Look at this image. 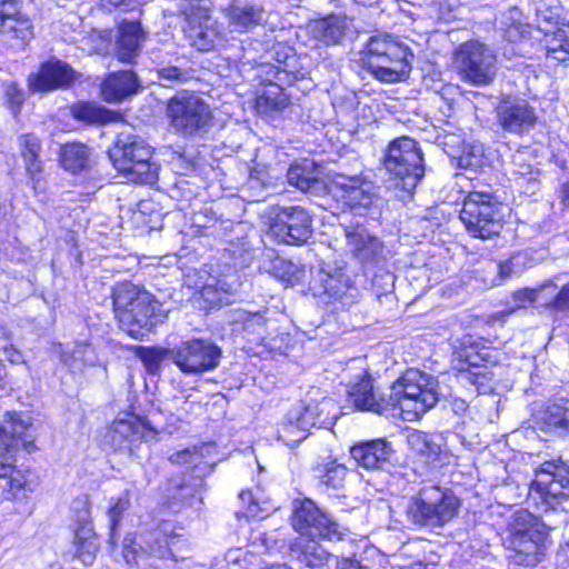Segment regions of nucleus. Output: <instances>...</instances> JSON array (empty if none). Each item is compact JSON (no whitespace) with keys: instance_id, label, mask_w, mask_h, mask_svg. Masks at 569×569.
<instances>
[{"instance_id":"72a5a7b5","label":"nucleus","mask_w":569,"mask_h":569,"mask_svg":"<svg viewBox=\"0 0 569 569\" xmlns=\"http://www.w3.org/2000/svg\"><path fill=\"white\" fill-rule=\"evenodd\" d=\"M19 144L27 173L31 179H34L42 171V162L39 159L41 150L40 140L34 134L27 133L19 138Z\"/></svg>"},{"instance_id":"774afa93","label":"nucleus","mask_w":569,"mask_h":569,"mask_svg":"<svg viewBox=\"0 0 569 569\" xmlns=\"http://www.w3.org/2000/svg\"><path fill=\"white\" fill-rule=\"evenodd\" d=\"M558 198L563 207L569 208V181L561 184L558 193Z\"/></svg>"},{"instance_id":"69168bd1","label":"nucleus","mask_w":569,"mask_h":569,"mask_svg":"<svg viewBox=\"0 0 569 569\" xmlns=\"http://www.w3.org/2000/svg\"><path fill=\"white\" fill-rule=\"evenodd\" d=\"M254 540L260 541L261 546H263L267 550L274 548L277 542V538L267 532H258L254 537Z\"/></svg>"},{"instance_id":"393cba45","label":"nucleus","mask_w":569,"mask_h":569,"mask_svg":"<svg viewBox=\"0 0 569 569\" xmlns=\"http://www.w3.org/2000/svg\"><path fill=\"white\" fill-rule=\"evenodd\" d=\"M489 351L487 349L475 351L473 348L463 349L460 353V357L465 359L468 366V368L461 369V377L475 385L478 392L483 393L493 389L491 382L495 375L487 365L481 363L487 361Z\"/></svg>"},{"instance_id":"e433bc0d","label":"nucleus","mask_w":569,"mask_h":569,"mask_svg":"<svg viewBox=\"0 0 569 569\" xmlns=\"http://www.w3.org/2000/svg\"><path fill=\"white\" fill-rule=\"evenodd\" d=\"M233 331L261 337L266 331L264 318L259 313L237 310L232 315Z\"/></svg>"},{"instance_id":"5fc2aeb1","label":"nucleus","mask_w":569,"mask_h":569,"mask_svg":"<svg viewBox=\"0 0 569 569\" xmlns=\"http://www.w3.org/2000/svg\"><path fill=\"white\" fill-rule=\"evenodd\" d=\"M239 499L242 503L247 505L246 512L248 516L256 517L261 512H268L269 508L266 501H260L259 492L253 493L250 490H242L239 493Z\"/></svg>"},{"instance_id":"a878e982","label":"nucleus","mask_w":569,"mask_h":569,"mask_svg":"<svg viewBox=\"0 0 569 569\" xmlns=\"http://www.w3.org/2000/svg\"><path fill=\"white\" fill-rule=\"evenodd\" d=\"M32 21L22 11L21 0H0V34L27 36L32 33Z\"/></svg>"},{"instance_id":"cd10ccee","label":"nucleus","mask_w":569,"mask_h":569,"mask_svg":"<svg viewBox=\"0 0 569 569\" xmlns=\"http://www.w3.org/2000/svg\"><path fill=\"white\" fill-rule=\"evenodd\" d=\"M352 19L346 13H328L309 19L306 29L309 36H345Z\"/></svg>"},{"instance_id":"8fccbe9b","label":"nucleus","mask_w":569,"mask_h":569,"mask_svg":"<svg viewBox=\"0 0 569 569\" xmlns=\"http://www.w3.org/2000/svg\"><path fill=\"white\" fill-rule=\"evenodd\" d=\"M171 461L178 465L184 466L187 469L192 470H200L202 471L204 468L202 467L203 463V455L200 452V450L197 447H193L192 449H184L181 451L176 452L171 456Z\"/></svg>"},{"instance_id":"aec40b11","label":"nucleus","mask_w":569,"mask_h":569,"mask_svg":"<svg viewBox=\"0 0 569 569\" xmlns=\"http://www.w3.org/2000/svg\"><path fill=\"white\" fill-rule=\"evenodd\" d=\"M347 247L362 264L379 263L385 259V246L363 226L345 227Z\"/></svg>"},{"instance_id":"0e129e2a","label":"nucleus","mask_w":569,"mask_h":569,"mask_svg":"<svg viewBox=\"0 0 569 569\" xmlns=\"http://www.w3.org/2000/svg\"><path fill=\"white\" fill-rule=\"evenodd\" d=\"M336 569H369L355 558H341L337 561Z\"/></svg>"},{"instance_id":"f704fd0d","label":"nucleus","mask_w":569,"mask_h":569,"mask_svg":"<svg viewBox=\"0 0 569 569\" xmlns=\"http://www.w3.org/2000/svg\"><path fill=\"white\" fill-rule=\"evenodd\" d=\"M229 286L216 279L204 283L194 292V300H202L204 309H212L223 303H228Z\"/></svg>"},{"instance_id":"58836bf2","label":"nucleus","mask_w":569,"mask_h":569,"mask_svg":"<svg viewBox=\"0 0 569 569\" xmlns=\"http://www.w3.org/2000/svg\"><path fill=\"white\" fill-rule=\"evenodd\" d=\"M124 16L117 20V36H147L148 30L143 23V11L139 4L130 8Z\"/></svg>"},{"instance_id":"4c0bfd02","label":"nucleus","mask_w":569,"mask_h":569,"mask_svg":"<svg viewBox=\"0 0 569 569\" xmlns=\"http://www.w3.org/2000/svg\"><path fill=\"white\" fill-rule=\"evenodd\" d=\"M259 112H271L284 109L288 106V97L277 83H270L256 102Z\"/></svg>"},{"instance_id":"bb28decb","label":"nucleus","mask_w":569,"mask_h":569,"mask_svg":"<svg viewBox=\"0 0 569 569\" xmlns=\"http://www.w3.org/2000/svg\"><path fill=\"white\" fill-rule=\"evenodd\" d=\"M139 89V81L133 71H120L109 74L101 86V94L108 102H120L134 94Z\"/></svg>"},{"instance_id":"412c9836","label":"nucleus","mask_w":569,"mask_h":569,"mask_svg":"<svg viewBox=\"0 0 569 569\" xmlns=\"http://www.w3.org/2000/svg\"><path fill=\"white\" fill-rule=\"evenodd\" d=\"M148 423L134 416L117 419L108 429L104 439L114 451H132L133 445L151 435Z\"/></svg>"},{"instance_id":"338daca9","label":"nucleus","mask_w":569,"mask_h":569,"mask_svg":"<svg viewBox=\"0 0 569 569\" xmlns=\"http://www.w3.org/2000/svg\"><path fill=\"white\" fill-rule=\"evenodd\" d=\"M191 46L196 47L199 51L204 52L209 51L213 47V43L208 38H193Z\"/></svg>"},{"instance_id":"680f3d73","label":"nucleus","mask_w":569,"mask_h":569,"mask_svg":"<svg viewBox=\"0 0 569 569\" xmlns=\"http://www.w3.org/2000/svg\"><path fill=\"white\" fill-rule=\"evenodd\" d=\"M1 353H2L3 359L11 363L18 365V363L24 362L23 355L21 353V351L16 349L13 346H6L1 350Z\"/></svg>"},{"instance_id":"9d476101","label":"nucleus","mask_w":569,"mask_h":569,"mask_svg":"<svg viewBox=\"0 0 569 569\" xmlns=\"http://www.w3.org/2000/svg\"><path fill=\"white\" fill-rule=\"evenodd\" d=\"M550 528L532 519L528 525L518 523L508 538V558L517 565L536 566L545 556Z\"/></svg>"},{"instance_id":"5701e85b","label":"nucleus","mask_w":569,"mask_h":569,"mask_svg":"<svg viewBox=\"0 0 569 569\" xmlns=\"http://www.w3.org/2000/svg\"><path fill=\"white\" fill-rule=\"evenodd\" d=\"M407 441L409 448L432 468L449 463V450L442 436L415 430L408 435Z\"/></svg>"},{"instance_id":"b1692460","label":"nucleus","mask_w":569,"mask_h":569,"mask_svg":"<svg viewBox=\"0 0 569 569\" xmlns=\"http://www.w3.org/2000/svg\"><path fill=\"white\" fill-rule=\"evenodd\" d=\"M71 68L52 60L43 63L38 73L28 78V86L32 92H47L67 86L72 80Z\"/></svg>"},{"instance_id":"13d9d810","label":"nucleus","mask_w":569,"mask_h":569,"mask_svg":"<svg viewBox=\"0 0 569 569\" xmlns=\"http://www.w3.org/2000/svg\"><path fill=\"white\" fill-rule=\"evenodd\" d=\"M271 43V49L267 51V54L270 56V59L277 61L278 63H283L292 54V48L283 46L280 42H276L273 39H269L267 46L269 47Z\"/></svg>"},{"instance_id":"423d86ee","label":"nucleus","mask_w":569,"mask_h":569,"mask_svg":"<svg viewBox=\"0 0 569 569\" xmlns=\"http://www.w3.org/2000/svg\"><path fill=\"white\" fill-rule=\"evenodd\" d=\"M501 207L489 190H472L466 196L459 217L472 237L489 239L502 228Z\"/></svg>"},{"instance_id":"7ed1b4c3","label":"nucleus","mask_w":569,"mask_h":569,"mask_svg":"<svg viewBox=\"0 0 569 569\" xmlns=\"http://www.w3.org/2000/svg\"><path fill=\"white\" fill-rule=\"evenodd\" d=\"M112 302L119 326L129 336L139 338L153 326L157 301L148 291L131 282H122L114 287Z\"/></svg>"},{"instance_id":"4d7b16f0","label":"nucleus","mask_w":569,"mask_h":569,"mask_svg":"<svg viewBox=\"0 0 569 569\" xmlns=\"http://www.w3.org/2000/svg\"><path fill=\"white\" fill-rule=\"evenodd\" d=\"M552 288L557 289V286L553 284L552 281L546 282L541 284L538 289H525L515 293V299L523 306L526 302H535L539 299L540 293L546 290Z\"/></svg>"},{"instance_id":"9b49d317","label":"nucleus","mask_w":569,"mask_h":569,"mask_svg":"<svg viewBox=\"0 0 569 569\" xmlns=\"http://www.w3.org/2000/svg\"><path fill=\"white\" fill-rule=\"evenodd\" d=\"M292 527L302 537L323 538L330 541H342L350 537L347 528L320 510L310 499L295 501Z\"/></svg>"},{"instance_id":"bf43d9fd","label":"nucleus","mask_w":569,"mask_h":569,"mask_svg":"<svg viewBox=\"0 0 569 569\" xmlns=\"http://www.w3.org/2000/svg\"><path fill=\"white\" fill-rule=\"evenodd\" d=\"M548 306L558 311L569 310V282L558 291Z\"/></svg>"},{"instance_id":"1a4fd4ad","label":"nucleus","mask_w":569,"mask_h":569,"mask_svg":"<svg viewBox=\"0 0 569 569\" xmlns=\"http://www.w3.org/2000/svg\"><path fill=\"white\" fill-rule=\"evenodd\" d=\"M32 423L29 415L23 412H7L4 423L0 425V478H7L16 472V452L19 446L26 450L34 449L33 437L30 433Z\"/></svg>"},{"instance_id":"ddd939ff","label":"nucleus","mask_w":569,"mask_h":569,"mask_svg":"<svg viewBox=\"0 0 569 569\" xmlns=\"http://www.w3.org/2000/svg\"><path fill=\"white\" fill-rule=\"evenodd\" d=\"M268 233L280 243L303 244L312 236V218L300 206L281 207L271 218Z\"/></svg>"},{"instance_id":"864d4df0","label":"nucleus","mask_w":569,"mask_h":569,"mask_svg":"<svg viewBox=\"0 0 569 569\" xmlns=\"http://www.w3.org/2000/svg\"><path fill=\"white\" fill-rule=\"evenodd\" d=\"M190 78V71L174 66L163 67L158 70V79L163 87H172L174 83L186 82Z\"/></svg>"},{"instance_id":"79ce46f5","label":"nucleus","mask_w":569,"mask_h":569,"mask_svg":"<svg viewBox=\"0 0 569 569\" xmlns=\"http://www.w3.org/2000/svg\"><path fill=\"white\" fill-rule=\"evenodd\" d=\"M541 499L546 506V510L555 509L562 501L569 498V483H559V481L551 482V486L546 488H531Z\"/></svg>"},{"instance_id":"20e7f679","label":"nucleus","mask_w":569,"mask_h":569,"mask_svg":"<svg viewBox=\"0 0 569 569\" xmlns=\"http://www.w3.org/2000/svg\"><path fill=\"white\" fill-rule=\"evenodd\" d=\"M153 149L140 136L120 133L109 157L113 167L128 180L151 184L158 179V164L152 161Z\"/></svg>"},{"instance_id":"4468645a","label":"nucleus","mask_w":569,"mask_h":569,"mask_svg":"<svg viewBox=\"0 0 569 569\" xmlns=\"http://www.w3.org/2000/svg\"><path fill=\"white\" fill-rule=\"evenodd\" d=\"M171 359L184 373H200L218 367L222 351L203 339H191L172 350Z\"/></svg>"},{"instance_id":"2f4dec72","label":"nucleus","mask_w":569,"mask_h":569,"mask_svg":"<svg viewBox=\"0 0 569 569\" xmlns=\"http://www.w3.org/2000/svg\"><path fill=\"white\" fill-rule=\"evenodd\" d=\"M296 548L299 552V560L311 569H322L331 558V553L319 545L315 538H300L296 542Z\"/></svg>"},{"instance_id":"7c9ffc66","label":"nucleus","mask_w":569,"mask_h":569,"mask_svg":"<svg viewBox=\"0 0 569 569\" xmlns=\"http://www.w3.org/2000/svg\"><path fill=\"white\" fill-rule=\"evenodd\" d=\"M59 160L67 171L77 173L88 168L90 150L83 143L69 142L61 146Z\"/></svg>"},{"instance_id":"6e6552de","label":"nucleus","mask_w":569,"mask_h":569,"mask_svg":"<svg viewBox=\"0 0 569 569\" xmlns=\"http://www.w3.org/2000/svg\"><path fill=\"white\" fill-rule=\"evenodd\" d=\"M166 116L171 129L183 137H194L208 130L212 114L199 96L179 92L169 99Z\"/></svg>"},{"instance_id":"e2e57ef3","label":"nucleus","mask_w":569,"mask_h":569,"mask_svg":"<svg viewBox=\"0 0 569 569\" xmlns=\"http://www.w3.org/2000/svg\"><path fill=\"white\" fill-rule=\"evenodd\" d=\"M100 4L103 8H120L123 11H127L139 3L137 0H100Z\"/></svg>"},{"instance_id":"f8f14e48","label":"nucleus","mask_w":569,"mask_h":569,"mask_svg":"<svg viewBox=\"0 0 569 569\" xmlns=\"http://www.w3.org/2000/svg\"><path fill=\"white\" fill-rule=\"evenodd\" d=\"M453 62L465 78L473 84H488L495 78L496 54L476 39L466 41L455 51Z\"/></svg>"},{"instance_id":"f3484780","label":"nucleus","mask_w":569,"mask_h":569,"mask_svg":"<svg viewBox=\"0 0 569 569\" xmlns=\"http://www.w3.org/2000/svg\"><path fill=\"white\" fill-rule=\"evenodd\" d=\"M498 124L507 132L522 136L535 128L538 117L536 109L525 99L505 97L497 106Z\"/></svg>"},{"instance_id":"0eeeda50","label":"nucleus","mask_w":569,"mask_h":569,"mask_svg":"<svg viewBox=\"0 0 569 569\" xmlns=\"http://www.w3.org/2000/svg\"><path fill=\"white\" fill-rule=\"evenodd\" d=\"M383 164L396 186L411 192L425 176L423 156L419 143L408 137L390 142Z\"/></svg>"},{"instance_id":"f257e3e1","label":"nucleus","mask_w":569,"mask_h":569,"mask_svg":"<svg viewBox=\"0 0 569 569\" xmlns=\"http://www.w3.org/2000/svg\"><path fill=\"white\" fill-rule=\"evenodd\" d=\"M348 396L358 410L382 415L399 409L405 420L413 421L437 405L440 392L439 382L433 376L408 369L391 386L388 398L378 393L367 373L350 385Z\"/></svg>"},{"instance_id":"f03ea898","label":"nucleus","mask_w":569,"mask_h":569,"mask_svg":"<svg viewBox=\"0 0 569 569\" xmlns=\"http://www.w3.org/2000/svg\"><path fill=\"white\" fill-rule=\"evenodd\" d=\"M459 508L460 500L452 490L426 485L409 498L405 512L412 526L435 532L447 526Z\"/></svg>"},{"instance_id":"c03bdc74","label":"nucleus","mask_w":569,"mask_h":569,"mask_svg":"<svg viewBox=\"0 0 569 569\" xmlns=\"http://www.w3.org/2000/svg\"><path fill=\"white\" fill-rule=\"evenodd\" d=\"M130 506H131V491L128 489L124 490L123 492H121L119 497H117V498L113 497L110 499L108 517H109V521H110L109 529H110L111 539H113V537L116 535V530H117V527L122 518V515L127 510H129Z\"/></svg>"},{"instance_id":"6e6d98bb","label":"nucleus","mask_w":569,"mask_h":569,"mask_svg":"<svg viewBox=\"0 0 569 569\" xmlns=\"http://www.w3.org/2000/svg\"><path fill=\"white\" fill-rule=\"evenodd\" d=\"M6 98L13 113H18L24 101L23 92L18 88L16 82L6 83Z\"/></svg>"},{"instance_id":"3c124183","label":"nucleus","mask_w":569,"mask_h":569,"mask_svg":"<svg viewBox=\"0 0 569 569\" xmlns=\"http://www.w3.org/2000/svg\"><path fill=\"white\" fill-rule=\"evenodd\" d=\"M168 351L161 348L143 347L138 351V357L151 373L156 372L164 360Z\"/></svg>"},{"instance_id":"603ef678","label":"nucleus","mask_w":569,"mask_h":569,"mask_svg":"<svg viewBox=\"0 0 569 569\" xmlns=\"http://www.w3.org/2000/svg\"><path fill=\"white\" fill-rule=\"evenodd\" d=\"M546 56L557 61L569 60V38H546Z\"/></svg>"},{"instance_id":"a19ab883","label":"nucleus","mask_w":569,"mask_h":569,"mask_svg":"<svg viewBox=\"0 0 569 569\" xmlns=\"http://www.w3.org/2000/svg\"><path fill=\"white\" fill-rule=\"evenodd\" d=\"M347 469L342 465L329 462L325 466L323 472L319 476V485L322 491L330 493L331 490L343 488Z\"/></svg>"},{"instance_id":"37998d69","label":"nucleus","mask_w":569,"mask_h":569,"mask_svg":"<svg viewBox=\"0 0 569 569\" xmlns=\"http://www.w3.org/2000/svg\"><path fill=\"white\" fill-rule=\"evenodd\" d=\"M64 362L73 370H81L82 366H97L99 358L91 345L80 342L74 346L70 357L66 358Z\"/></svg>"},{"instance_id":"de8ad7c7","label":"nucleus","mask_w":569,"mask_h":569,"mask_svg":"<svg viewBox=\"0 0 569 569\" xmlns=\"http://www.w3.org/2000/svg\"><path fill=\"white\" fill-rule=\"evenodd\" d=\"M74 543L77 546V555L84 563H90L96 551L94 539L91 537V529L81 527L76 531Z\"/></svg>"},{"instance_id":"c756f323","label":"nucleus","mask_w":569,"mask_h":569,"mask_svg":"<svg viewBox=\"0 0 569 569\" xmlns=\"http://www.w3.org/2000/svg\"><path fill=\"white\" fill-rule=\"evenodd\" d=\"M556 481L569 483V465L561 459L542 462L536 469V477L530 488H546Z\"/></svg>"},{"instance_id":"4be33fe9","label":"nucleus","mask_w":569,"mask_h":569,"mask_svg":"<svg viewBox=\"0 0 569 569\" xmlns=\"http://www.w3.org/2000/svg\"><path fill=\"white\" fill-rule=\"evenodd\" d=\"M357 466L367 470H383L395 455L392 443L386 438L357 442L350 448Z\"/></svg>"},{"instance_id":"39448f33","label":"nucleus","mask_w":569,"mask_h":569,"mask_svg":"<svg viewBox=\"0 0 569 569\" xmlns=\"http://www.w3.org/2000/svg\"><path fill=\"white\" fill-rule=\"evenodd\" d=\"M363 62L381 82L403 80L410 72L409 49L393 38H369Z\"/></svg>"},{"instance_id":"c85d7f7f","label":"nucleus","mask_w":569,"mask_h":569,"mask_svg":"<svg viewBox=\"0 0 569 569\" xmlns=\"http://www.w3.org/2000/svg\"><path fill=\"white\" fill-rule=\"evenodd\" d=\"M212 28L210 9L197 4L188 6L181 13V30L186 36H208Z\"/></svg>"},{"instance_id":"c9c22d12","label":"nucleus","mask_w":569,"mask_h":569,"mask_svg":"<svg viewBox=\"0 0 569 569\" xmlns=\"http://www.w3.org/2000/svg\"><path fill=\"white\" fill-rule=\"evenodd\" d=\"M262 12L261 8L254 6H232L228 10V18L230 23L240 31H247L260 23Z\"/></svg>"},{"instance_id":"052dcab7","label":"nucleus","mask_w":569,"mask_h":569,"mask_svg":"<svg viewBox=\"0 0 569 569\" xmlns=\"http://www.w3.org/2000/svg\"><path fill=\"white\" fill-rule=\"evenodd\" d=\"M483 148L481 144L472 146L471 152L460 158V163L466 167H478L482 162Z\"/></svg>"},{"instance_id":"6ab92c4d","label":"nucleus","mask_w":569,"mask_h":569,"mask_svg":"<svg viewBox=\"0 0 569 569\" xmlns=\"http://www.w3.org/2000/svg\"><path fill=\"white\" fill-rule=\"evenodd\" d=\"M338 196L352 210H370L379 200L375 184L362 176L339 174L333 181Z\"/></svg>"},{"instance_id":"a211bd4d","label":"nucleus","mask_w":569,"mask_h":569,"mask_svg":"<svg viewBox=\"0 0 569 569\" xmlns=\"http://www.w3.org/2000/svg\"><path fill=\"white\" fill-rule=\"evenodd\" d=\"M315 293L328 299V302H340L343 307L353 305L359 297V289L353 286L350 277L342 269L325 270L318 273Z\"/></svg>"},{"instance_id":"2eb2a0df","label":"nucleus","mask_w":569,"mask_h":569,"mask_svg":"<svg viewBox=\"0 0 569 569\" xmlns=\"http://www.w3.org/2000/svg\"><path fill=\"white\" fill-rule=\"evenodd\" d=\"M327 402L302 405L292 407L278 428V439L289 447L299 445L307 438L308 431L323 421L320 412Z\"/></svg>"},{"instance_id":"09e8293b","label":"nucleus","mask_w":569,"mask_h":569,"mask_svg":"<svg viewBox=\"0 0 569 569\" xmlns=\"http://www.w3.org/2000/svg\"><path fill=\"white\" fill-rule=\"evenodd\" d=\"M73 114L77 119L90 123H107L111 120L110 111L90 103L77 106L73 109Z\"/></svg>"},{"instance_id":"dca6fc26","label":"nucleus","mask_w":569,"mask_h":569,"mask_svg":"<svg viewBox=\"0 0 569 569\" xmlns=\"http://www.w3.org/2000/svg\"><path fill=\"white\" fill-rule=\"evenodd\" d=\"M172 525L169 521H164L160 525L159 529L147 535L143 539L144 546L136 547L134 537L128 535L123 539L122 556L127 565L133 566L138 563L139 550L149 553L150 556L158 559H177L172 547L174 540L179 535H171Z\"/></svg>"},{"instance_id":"a18cd8bd","label":"nucleus","mask_w":569,"mask_h":569,"mask_svg":"<svg viewBox=\"0 0 569 569\" xmlns=\"http://www.w3.org/2000/svg\"><path fill=\"white\" fill-rule=\"evenodd\" d=\"M112 50L120 62L132 63L140 52L139 38H113Z\"/></svg>"},{"instance_id":"49530a36","label":"nucleus","mask_w":569,"mask_h":569,"mask_svg":"<svg viewBox=\"0 0 569 569\" xmlns=\"http://www.w3.org/2000/svg\"><path fill=\"white\" fill-rule=\"evenodd\" d=\"M537 29L542 36H568L569 23L552 13L541 14L537 20Z\"/></svg>"},{"instance_id":"473e14b6","label":"nucleus","mask_w":569,"mask_h":569,"mask_svg":"<svg viewBox=\"0 0 569 569\" xmlns=\"http://www.w3.org/2000/svg\"><path fill=\"white\" fill-rule=\"evenodd\" d=\"M289 184L303 192H312L319 184L313 163L305 161L301 164H292L287 171Z\"/></svg>"},{"instance_id":"ea45409f","label":"nucleus","mask_w":569,"mask_h":569,"mask_svg":"<svg viewBox=\"0 0 569 569\" xmlns=\"http://www.w3.org/2000/svg\"><path fill=\"white\" fill-rule=\"evenodd\" d=\"M541 421L548 431L566 433L569 431V409L559 405L549 406L542 412Z\"/></svg>"}]
</instances>
